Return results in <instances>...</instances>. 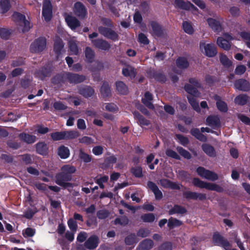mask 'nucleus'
I'll return each mask as SVG.
<instances>
[{
	"label": "nucleus",
	"mask_w": 250,
	"mask_h": 250,
	"mask_svg": "<svg viewBox=\"0 0 250 250\" xmlns=\"http://www.w3.org/2000/svg\"><path fill=\"white\" fill-rule=\"evenodd\" d=\"M134 119L137 121V123L141 126H148L150 125V121L145 118L139 112L134 111L132 112Z\"/></svg>",
	"instance_id": "24"
},
{
	"label": "nucleus",
	"mask_w": 250,
	"mask_h": 250,
	"mask_svg": "<svg viewBox=\"0 0 250 250\" xmlns=\"http://www.w3.org/2000/svg\"><path fill=\"white\" fill-rule=\"evenodd\" d=\"M65 140H72L77 138L79 136L80 133L78 131L71 130L64 131Z\"/></svg>",
	"instance_id": "45"
},
{
	"label": "nucleus",
	"mask_w": 250,
	"mask_h": 250,
	"mask_svg": "<svg viewBox=\"0 0 250 250\" xmlns=\"http://www.w3.org/2000/svg\"><path fill=\"white\" fill-rule=\"evenodd\" d=\"M150 26L154 36L157 37H163L164 36L166 33L165 30L157 22L152 21L150 22Z\"/></svg>",
	"instance_id": "17"
},
{
	"label": "nucleus",
	"mask_w": 250,
	"mask_h": 250,
	"mask_svg": "<svg viewBox=\"0 0 250 250\" xmlns=\"http://www.w3.org/2000/svg\"><path fill=\"white\" fill-rule=\"evenodd\" d=\"M91 43L95 48L104 51L109 50L111 47L110 43L103 39L91 40Z\"/></svg>",
	"instance_id": "13"
},
{
	"label": "nucleus",
	"mask_w": 250,
	"mask_h": 250,
	"mask_svg": "<svg viewBox=\"0 0 250 250\" xmlns=\"http://www.w3.org/2000/svg\"><path fill=\"white\" fill-rule=\"evenodd\" d=\"M207 124L214 129L221 126L220 119L217 116L210 115L206 119Z\"/></svg>",
	"instance_id": "23"
},
{
	"label": "nucleus",
	"mask_w": 250,
	"mask_h": 250,
	"mask_svg": "<svg viewBox=\"0 0 250 250\" xmlns=\"http://www.w3.org/2000/svg\"><path fill=\"white\" fill-rule=\"evenodd\" d=\"M183 224L182 221L177 218L170 217L168 220L167 227L169 229H173L175 228L179 227Z\"/></svg>",
	"instance_id": "39"
},
{
	"label": "nucleus",
	"mask_w": 250,
	"mask_h": 250,
	"mask_svg": "<svg viewBox=\"0 0 250 250\" xmlns=\"http://www.w3.org/2000/svg\"><path fill=\"white\" fill-rule=\"evenodd\" d=\"M116 90L118 94L126 95L128 93V88L125 83L121 81L115 82Z\"/></svg>",
	"instance_id": "25"
},
{
	"label": "nucleus",
	"mask_w": 250,
	"mask_h": 250,
	"mask_svg": "<svg viewBox=\"0 0 250 250\" xmlns=\"http://www.w3.org/2000/svg\"><path fill=\"white\" fill-rule=\"evenodd\" d=\"M86 61L89 63L93 62L95 57V52L89 47H86L84 51Z\"/></svg>",
	"instance_id": "42"
},
{
	"label": "nucleus",
	"mask_w": 250,
	"mask_h": 250,
	"mask_svg": "<svg viewBox=\"0 0 250 250\" xmlns=\"http://www.w3.org/2000/svg\"><path fill=\"white\" fill-rule=\"evenodd\" d=\"M11 34V33L9 29L4 28H0V37L2 39L8 40Z\"/></svg>",
	"instance_id": "59"
},
{
	"label": "nucleus",
	"mask_w": 250,
	"mask_h": 250,
	"mask_svg": "<svg viewBox=\"0 0 250 250\" xmlns=\"http://www.w3.org/2000/svg\"><path fill=\"white\" fill-rule=\"evenodd\" d=\"M51 83L54 85H61L64 83V79L63 75L58 74L54 76L51 79Z\"/></svg>",
	"instance_id": "49"
},
{
	"label": "nucleus",
	"mask_w": 250,
	"mask_h": 250,
	"mask_svg": "<svg viewBox=\"0 0 250 250\" xmlns=\"http://www.w3.org/2000/svg\"><path fill=\"white\" fill-rule=\"evenodd\" d=\"M138 242V240L134 233L128 234L125 238V243L127 246L133 245L134 244L137 243Z\"/></svg>",
	"instance_id": "41"
},
{
	"label": "nucleus",
	"mask_w": 250,
	"mask_h": 250,
	"mask_svg": "<svg viewBox=\"0 0 250 250\" xmlns=\"http://www.w3.org/2000/svg\"><path fill=\"white\" fill-rule=\"evenodd\" d=\"M172 244L170 242L167 241L163 243L159 247L158 250H172Z\"/></svg>",
	"instance_id": "64"
},
{
	"label": "nucleus",
	"mask_w": 250,
	"mask_h": 250,
	"mask_svg": "<svg viewBox=\"0 0 250 250\" xmlns=\"http://www.w3.org/2000/svg\"><path fill=\"white\" fill-rule=\"evenodd\" d=\"M236 89L242 91H249L250 90V84L245 79H240L235 81L234 83Z\"/></svg>",
	"instance_id": "18"
},
{
	"label": "nucleus",
	"mask_w": 250,
	"mask_h": 250,
	"mask_svg": "<svg viewBox=\"0 0 250 250\" xmlns=\"http://www.w3.org/2000/svg\"><path fill=\"white\" fill-rule=\"evenodd\" d=\"M12 6L10 0H0V13L4 15L8 12Z\"/></svg>",
	"instance_id": "34"
},
{
	"label": "nucleus",
	"mask_w": 250,
	"mask_h": 250,
	"mask_svg": "<svg viewBox=\"0 0 250 250\" xmlns=\"http://www.w3.org/2000/svg\"><path fill=\"white\" fill-rule=\"evenodd\" d=\"M147 188L153 192L156 200H159L163 198L162 192L159 189L154 182L151 181H148L147 182Z\"/></svg>",
	"instance_id": "19"
},
{
	"label": "nucleus",
	"mask_w": 250,
	"mask_h": 250,
	"mask_svg": "<svg viewBox=\"0 0 250 250\" xmlns=\"http://www.w3.org/2000/svg\"><path fill=\"white\" fill-rule=\"evenodd\" d=\"M72 179V175H68L62 171L56 174L55 183L63 188H72V184L68 182L71 181Z\"/></svg>",
	"instance_id": "4"
},
{
	"label": "nucleus",
	"mask_w": 250,
	"mask_h": 250,
	"mask_svg": "<svg viewBox=\"0 0 250 250\" xmlns=\"http://www.w3.org/2000/svg\"><path fill=\"white\" fill-rule=\"evenodd\" d=\"M166 155L168 157L177 160H181L180 156L175 151L171 149H167L166 151Z\"/></svg>",
	"instance_id": "60"
},
{
	"label": "nucleus",
	"mask_w": 250,
	"mask_h": 250,
	"mask_svg": "<svg viewBox=\"0 0 250 250\" xmlns=\"http://www.w3.org/2000/svg\"><path fill=\"white\" fill-rule=\"evenodd\" d=\"M42 16L46 22L51 20L53 16V6L50 0H43Z\"/></svg>",
	"instance_id": "9"
},
{
	"label": "nucleus",
	"mask_w": 250,
	"mask_h": 250,
	"mask_svg": "<svg viewBox=\"0 0 250 250\" xmlns=\"http://www.w3.org/2000/svg\"><path fill=\"white\" fill-rule=\"evenodd\" d=\"M108 180V176L106 175H104L99 178L95 179V182L96 184H97L100 188L101 189H104V183H106Z\"/></svg>",
	"instance_id": "58"
},
{
	"label": "nucleus",
	"mask_w": 250,
	"mask_h": 250,
	"mask_svg": "<svg viewBox=\"0 0 250 250\" xmlns=\"http://www.w3.org/2000/svg\"><path fill=\"white\" fill-rule=\"evenodd\" d=\"M19 137L21 140L28 144L34 143L37 139L36 136L24 132L20 133L19 135Z\"/></svg>",
	"instance_id": "28"
},
{
	"label": "nucleus",
	"mask_w": 250,
	"mask_h": 250,
	"mask_svg": "<svg viewBox=\"0 0 250 250\" xmlns=\"http://www.w3.org/2000/svg\"><path fill=\"white\" fill-rule=\"evenodd\" d=\"M141 218L144 222L151 223L154 221L155 216L152 213H146L141 215Z\"/></svg>",
	"instance_id": "56"
},
{
	"label": "nucleus",
	"mask_w": 250,
	"mask_h": 250,
	"mask_svg": "<svg viewBox=\"0 0 250 250\" xmlns=\"http://www.w3.org/2000/svg\"><path fill=\"white\" fill-rule=\"evenodd\" d=\"M154 246L153 241L150 239H145L141 241L137 248V250H150Z\"/></svg>",
	"instance_id": "27"
},
{
	"label": "nucleus",
	"mask_w": 250,
	"mask_h": 250,
	"mask_svg": "<svg viewBox=\"0 0 250 250\" xmlns=\"http://www.w3.org/2000/svg\"><path fill=\"white\" fill-rule=\"evenodd\" d=\"M53 71V67L51 64H45L35 73L36 77L41 80L43 81L46 77H50Z\"/></svg>",
	"instance_id": "7"
},
{
	"label": "nucleus",
	"mask_w": 250,
	"mask_h": 250,
	"mask_svg": "<svg viewBox=\"0 0 250 250\" xmlns=\"http://www.w3.org/2000/svg\"><path fill=\"white\" fill-rule=\"evenodd\" d=\"M58 155L62 159H66L70 155V151L68 148L64 146H59L57 149Z\"/></svg>",
	"instance_id": "38"
},
{
	"label": "nucleus",
	"mask_w": 250,
	"mask_h": 250,
	"mask_svg": "<svg viewBox=\"0 0 250 250\" xmlns=\"http://www.w3.org/2000/svg\"><path fill=\"white\" fill-rule=\"evenodd\" d=\"M212 242L215 246L222 247L225 250H227V248H230L231 246L229 241L218 232L213 233Z\"/></svg>",
	"instance_id": "10"
},
{
	"label": "nucleus",
	"mask_w": 250,
	"mask_h": 250,
	"mask_svg": "<svg viewBox=\"0 0 250 250\" xmlns=\"http://www.w3.org/2000/svg\"><path fill=\"white\" fill-rule=\"evenodd\" d=\"M195 97L187 96L188 103L191 105L193 109L197 112H200L201 111L200 106L198 102L196 101Z\"/></svg>",
	"instance_id": "46"
},
{
	"label": "nucleus",
	"mask_w": 250,
	"mask_h": 250,
	"mask_svg": "<svg viewBox=\"0 0 250 250\" xmlns=\"http://www.w3.org/2000/svg\"><path fill=\"white\" fill-rule=\"evenodd\" d=\"M187 212V209L184 207L179 205H174V206L168 210V214L170 215L175 214L183 215L186 214Z\"/></svg>",
	"instance_id": "29"
},
{
	"label": "nucleus",
	"mask_w": 250,
	"mask_h": 250,
	"mask_svg": "<svg viewBox=\"0 0 250 250\" xmlns=\"http://www.w3.org/2000/svg\"><path fill=\"white\" fill-rule=\"evenodd\" d=\"M208 22L209 27L213 31L217 32L221 31L222 27L219 21L212 18H209L208 19Z\"/></svg>",
	"instance_id": "36"
},
{
	"label": "nucleus",
	"mask_w": 250,
	"mask_h": 250,
	"mask_svg": "<svg viewBox=\"0 0 250 250\" xmlns=\"http://www.w3.org/2000/svg\"><path fill=\"white\" fill-rule=\"evenodd\" d=\"M46 47V39L44 37L36 39L30 44L29 50L32 53H40Z\"/></svg>",
	"instance_id": "3"
},
{
	"label": "nucleus",
	"mask_w": 250,
	"mask_h": 250,
	"mask_svg": "<svg viewBox=\"0 0 250 250\" xmlns=\"http://www.w3.org/2000/svg\"><path fill=\"white\" fill-rule=\"evenodd\" d=\"M68 47L71 55H77L79 53L78 46L77 43L74 41H69Z\"/></svg>",
	"instance_id": "53"
},
{
	"label": "nucleus",
	"mask_w": 250,
	"mask_h": 250,
	"mask_svg": "<svg viewBox=\"0 0 250 250\" xmlns=\"http://www.w3.org/2000/svg\"><path fill=\"white\" fill-rule=\"evenodd\" d=\"M12 19L13 21L18 23L20 26L22 27V32L23 33L28 32L32 27L30 22L26 19L25 16L18 12H14L12 15Z\"/></svg>",
	"instance_id": "2"
},
{
	"label": "nucleus",
	"mask_w": 250,
	"mask_h": 250,
	"mask_svg": "<svg viewBox=\"0 0 250 250\" xmlns=\"http://www.w3.org/2000/svg\"><path fill=\"white\" fill-rule=\"evenodd\" d=\"M63 47L64 43L60 37H57L54 41L53 50L58 59L61 56Z\"/></svg>",
	"instance_id": "22"
},
{
	"label": "nucleus",
	"mask_w": 250,
	"mask_h": 250,
	"mask_svg": "<svg viewBox=\"0 0 250 250\" xmlns=\"http://www.w3.org/2000/svg\"><path fill=\"white\" fill-rule=\"evenodd\" d=\"M78 92L85 98L91 97L95 93L93 88L87 85H81L78 86Z\"/></svg>",
	"instance_id": "15"
},
{
	"label": "nucleus",
	"mask_w": 250,
	"mask_h": 250,
	"mask_svg": "<svg viewBox=\"0 0 250 250\" xmlns=\"http://www.w3.org/2000/svg\"><path fill=\"white\" fill-rule=\"evenodd\" d=\"M112 27H106L103 26L98 27L99 33L105 38L110 39L113 42L119 40V36L118 33L112 29Z\"/></svg>",
	"instance_id": "6"
},
{
	"label": "nucleus",
	"mask_w": 250,
	"mask_h": 250,
	"mask_svg": "<svg viewBox=\"0 0 250 250\" xmlns=\"http://www.w3.org/2000/svg\"><path fill=\"white\" fill-rule=\"evenodd\" d=\"M189 2V1H185L183 0H175V7L183 10H189L188 7Z\"/></svg>",
	"instance_id": "44"
},
{
	"label": "nucleus",
	"mask_w": 250,
	"mask_h": 250,
	"mask_svg": "<svg viewBox=\"0 0 250 250\" xmlns=\"http://www.w3.org/2000/svg\"><path fill=\"white\" fill-rule=\"evenodd\" d=\"M205 132L207 133L211 132L212 133H216L215 131L211 130L209 128L204 127L201 128V131L198 128H193L190 130V133L197 140L205 142L207 141V138L205 135L202 134V133Z\"/></svg>",
	"instance_id": "8"
},
{
	"label": "nucleus",
	"mask_w": 250,
	"mask_h": 250,
	"mask_svg": "<svg viewBox=\"0 0 250 250\" xmlns=\"http://www.w3.org/2000/svg\"><path fill=\"white\" fill-rule=\"evenodd\" d=\"M189 83H186L184 85V89L187 93L190 95L198 98L201 95V93L198 88L201 87V84L200 82L195 78H190L188 79Z\"/></svg>",
	"instance_id": "1"
},
{
	"label": "nucleus",
	"mask_w": 250,
	"mask_h": 250,
	"mask_svg": "<svg viewBox=\"0 0 250 250\" xmlns=\"http://www.w3.org/2000/svg\"><path fill=\"white\" fill-rule=\"evenodd\" d=\"M177 67L181 69L187 68L189 66V62L187 59L183 57H178L176 61Z\"/></svg>",
	"instance_id": "40"
},
{
	"label": "nucleus",
	"mask_w": 250,
	"mask_h": 250,
	"mask_svg": "<svg viewBox=\"0 0 250 250\" xmlns=\"http://www.w3.org/2000/svg\"><path fill=\"white\" fill-rule=\"evenodd\" d=\"M176 139L178 140L179 143L184 146H187L189 143L188 138L180 134H175Z\"/></svg>",
	"instance_id": "50"
},
{
	"label": "nucleus",
	"mask_w": 250,
	"mask_h": 250,
	"mask_svg": "<svg viewBox=\"0 0 250 250\" xmlns=\"http://www.w3.org/2000/svg\"><path fill=\"white\" fill-rule=\"evenodd\" d=\"M65 20L72 30H74L81 25L80 21L75 17L71 15H67L65 18Z\"/></svg>",
	"instance_id": "21"
},
{
	"label": "nucleus",
	"mask_w": 250,
	"mask_h": 250,
	"mask_svg": "<svg viewBox=\"0 0 250 250\" xmlns=\"http://www.w3.org/2000/svg\"><path fill=\"white\" fill-rule=\"evenodd\" d=\"M215 99L216 100V106L217 109L221 112L226 113L228 110V107L227 103L222 101L218 96H216Z\"/></svg>",
	"instance_id": "37"
},
{
	"label": "nucleus",
	"mask_w": 250,
	"mask_h": 250,
	"mask_svg": "<svg viewBox=\"0 0 250 250\" xmlns=\"http://www.w3.org/2000/svg\"><path fill=\"white\" fill-rule=\"evenodd\" d=\"M203 151L208 156L210 157H215L216 156V153L215 148L211 145L208 144H203L202 145Z\"/></svg>",
	"instance_id": "31"
},
{
	"label": "nucleus",
	"mask_w": 250,
	"mask_h": 250,
	"mask_svg": "<svg viewBox=\"0 0 250 250\" xmlns=\"http://www.w3.org/2000/svg\"><path fill=\"white\" fill-rule=\"evenodd\" d=\"M62 170L68 175H72L76 172V169L74 166L66 165L62 167Z\"/></svg>",
	"instance_id": "57"
},
{
	"label": "nucleus",
	"mask_w": 250,
	"mask_h": 250,
	"mask_svg": "<svg viewBox=\"0 0 250 250\" xmlns=\"http://www.w3.org/2000/svg\"><path fill=\"white\" fill-rule=\"evenodd\" d=\"M216 43L219 47L227 51L229 50L231 47L230 42L222 37L217 38Z\"/></svg>",
	"instance_id": "35"
},
{
	"label": "nucleus",
	"mask_w": 250,
	"mask_h": 250,
	"mask_svg": "<svg viewBox=\"0 0 250 250\" xmlns=\"http://www.w3.org/2000/svg\"><path fill=\"white\" fill-rule=\"evenodd\" d=\"M239 35L243 40L247 41L246 45L248 47L250 48V33L246 31H242L240 33Z\"/></svg>",
	"instance_id": "63"
},
{
	"label": "nucleus",
	"mask_w": 250,
	"mask_h": 250,
	"mask_svg": "<svg viewBox=\"0 0 250 250\" xmlns=\"http://www.w3.org/2000/svg\"><path fill=\"white\" fill-rule=\"evenodd\" d=\"M130 172L136 178H140L143 176V169L140 166L132 167Z\"/></svg>",
	"instance_id": "51"
},
{
	"label": "nucleus",
	"mask_w": 250,
	"mask_h": 250,
	"mask_svg": "<svg viewBox=\"0 0 250 250\" xmlns=\"http://www.w3.org/2000/svg\"><path fill=\"white\" fill-rule=\"evenodd\" d=\"M199 46L201 51L208 57H214L218 53L216 46L213 43L207 44L204 41H202L200 42Z\"/></svg>",
	"instance_id": "5"
},
{
	"label": "nucleus",
	"mask_w": 250,
	"mask_h": 250,
	"mask_svg": "<svg viewBox=\"0 0 250 250\" xmlns=\"http://www.w3.org/2000/svg\"><path fill=\"white\" fill-rule=\"evenodd\" d=\"M36 149L37 153L42 155H46L48 153V147L44 142H40L36 144Z\"/></svg>",
	"instance_id": "30"
},
{
	"label": "nucleus",
	"mask_w": 250,
	"mask_h": 250,
	"mask_svg": "<svg viewBox=\"0 0 250 250\" xmlns=\"http://www.w3.org/2000/svg\"><path fill=\"white\" fill-rule=\"evenodd\" d=\"M250 97L246 94H241L234 99V103L239 105H244L250 101Z\"/></svg>",
	"instance_id": "33"
},
{
	"label": "nucleus",
	"mask_w": 250,
	"mask_h": 250,
	"mask_svg": "<svg viewBox=\"0 0 250 250\" xmlns=\"http://www.w3.org/2000/svg\"><path fill=\"white\" fill-rule=\"evenodd\" d=\"M192 183L195 187L203 188L208 189L209 183H207L201 180L198 178H194L192 180Z\"/></svg>",
	"instance_id": "47"
},
{
	"label": "nucleus",
	"mask_w": 250,
	"mask_h": 250,
	"mask_svg": "<svg viewBox=\"0 0 250 250\" xmlns=\"http://www.w3.org/2000/svg\"><path fill=\"white\" fill-rule=\"evenodd\" d=\"M147 74L150 78H153L160 83H164L167 81V77L162 72H159L154 69H150L147 71Z\"/></svg>",
	"instance_id": "14"
},
{
	"label": "nucleus",
	"mask_w": 250,
	"mask_h": 250,
	"mask_svg": "<svg viewBox=\"0 0 250 250\" xmlns=\"http://www.w3.org/2000/svg\"><path fill=\"white\" fill-rule=\"evenodd\" d=\"M73 10L75 15L81 20L84 19L87 15L85 6L80 1H77L74 3Z\"/></svg>",
	"instance_id": "11"
},
{
	"label": "nucleus",
	"mask_w": 250,
	"mask_h": 250,
	"mask_svg": "<svg viewBox=\"0 0 250 250\" xmlns=\"http://www.w3.org/2000/svg\"><path fill=\"white\" fill-rule=\"evenodd\" d=\"M100 92L102 96L105 98L111 96V87L108 82H104L101 87Z\"/></svg>",
	"instance_id": "32"
},
{
	"label": "nucleus",
	"mask_w": 250,
	"mask_h": 250,
	"mask_svg": "<svg viewBox=\"0 0 250 250\" xmlns=\"http://www.w3.org/2000/svg\"><path fill=\"white\" fill-rule=\"evenodd\" d=\"M182 26L184 31L186 33L189 35H191L193 33L194 29L189 22L187 21H184L183 22Z\"/></svg>",
	"instance_id": "55"
},
{
	"label": "nucleus",
	"mask_w": 250,
	"mask_h": 250,
	"mask_svg": "<svg viewBox=\"0 0 250 250\" xmlns=\"http://www.w3.org/2000/svg\"><path fill=\"white\" fill-rule=\"evenodd\" d=\"M122 74L126 77H129L130 79H134L137 75V72L135 68L128 65L126 67L122 69Z\"/></svg>",
	"instance_id": "26"
},
{
	"label": "nucleus",
	"mask_w": 250,
	"mask_h": 250,
	"mask_svg": "<svg viewBox=\"0 0 250 250\" xmlns=\"http://www.w3.org/2000/svg\"><path fill=\"white\" fill-rule=\"evenodd\" d=\"M183 195L184 198L188 200H196L198 199L200 201H203L206 200L207 199V196L205 193H198L191 191H186L184 192Z\"/></svg>",
	"instance_id": "12"
},
{
	"label": "nucleus",
	"mask_w": 250,
	"mask_h": 250,
	"mask_svg": "<svg viewBox=\"0 0 250 250\" xmlns=\"http://www.w3.org/2000/svg\"><path fill=\"white\" fill-rule=\"evenodd\" d=\"M99 242L98 237L96 235H92L85 242L84 246L88 250H93L98 247Z\"/></svg>",
	"instance_id": "20"
},
{
	"label": "nucleus",
	"mask_w": 250,
	"mask_h": 250,
	"mask_svg": "<svg viewBox=\"0 0 250 250\" xmlns=\"http://www.w3.org/2000/svg\"><path fill=\"white\" fill-rule=\"evenodd\" d=\"M65 133H64V131H57L55 132L51 133L50 135L53 141H57L62 140H65L64 138Z\"/></svg>",
	"instance_id": "48"
},
{
	"label": "nucleus",
	"mask_w": 250,
	"mask_h": 250,
	"mask_svg": "<svg viewBox=\"0 0 250 250\" xmlns=\"http://www.w3.org/2000/svg\"><path fill=\"white\" fill-rule=\"evenodd\" d=\"M219 59L221 64L226 68H229L232 64V61L224 54H220Z\"/></svg>",
	"instance_id": "43"
},
{
	"label": "nucleus",
	"mask_w": 250,
	"mask_h": 250,
	"mask_svg": "<svg viewBox=\"0 0 250 250\" xmlns=\"http://www.w3.org/2000/svg\"><path fill=\"white\" fill-rule=\"evenodd\" d=\"M79 157V158L85 163H89L92 160L91 156L86 153L82 149L80 151Z\"/></svg>",
	"instance_id": "54"
},
{
	"label": "nucleus",
	"mask_w": 250,
	"mask_h": 250,
	"mask_svg": "<svg viewBox=\"0 0 250 250\" xmlns=\"http://www.w3.org/2000/svg\"><path fill=\"white\" fill-rule=\"evenodd\" d=\"M105 109L109 112H115L118 111L119 108L115 104L110 103L105 104Z\"/></svg>",
	"instance_id": "62"
},
{
	"label": "nucleus",
	"mask_w": 250,
	"mask_h": 250,
	"mask_svg": "<svg viewBox=\"0 0 250 250\" xmlns=\"http://www.w3.org/2000/svg\"><path fill=\"white\" fill-rule=\"evenodd\" d=\"M205 178L210 181H214L218 179V176L216 173L207 169Z\"/></svg>",
	"instance_id": "61"
},
{
	"label": "nucleus",
	"mask_w": 250,
	"mask_h": 250,
	"mask_svg": "<svg viewBox=\"0 0 250 250\" xmlns=\"http://www.w3.org/2000/svg\"><path fill=\"white\" fill-rule=\"evenodd\" d=\"M176 150L180 154V155H181L184 158L188 160L190 159L191 158V154L188 150L183 148L182 147L178 146L176 147Z\"/></svg>",
	"instance_id": "52"
},
{
	"label": "nucleus",
	"mask_w": 250,
	"mask_h": 250,
	"mask_svg": "<svg viewBox=\"0 0 250 250\" xmlns=\"http://www.w3.org/2000/svg\"><path fill=\"white\" fill-rule=\"evenodd\" d=\"M66 78L70 83L77 84L84 82L86 77L84 75L68 72Z\"/></svg>",
	"instance_id": "16"
}]
</instances>
